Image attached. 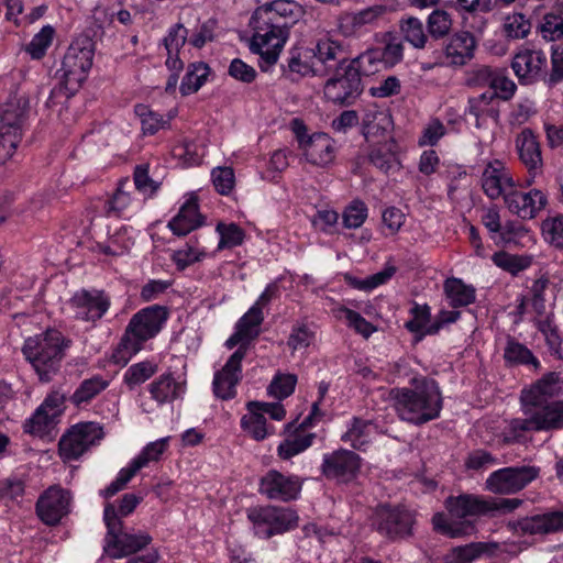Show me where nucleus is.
I'll return each instance as SVG.
<instances>
[{
    "label": "nucleus",
    "mask_w": 563,
    "mask_h": 563,
    "mask_svg": "<svg viewBox=\"0 0 563 563\" xmlns=\"http://www.w3.org/2000/svg\"><path fill=\"white\" fill-rule=\"evenodd\" d=\"M369 162L384 173H389L398 166L397 156L391 150L374 148L368 154Z\"/></svg>",
    "instance_id": "obj_61"
},
{
    "label": "nucleus",
    "mask_w": 563,
    "mask_h": 563,
    "mask_svg": "<svg viewBox=\"0 0 563 563\" xmlns=\"http://www.w3.org/2000/svg\"><path fill=\"white\" fill-rule=\"evenodd\" d=\"M136 114L140 117L142 131L144 134H155L162 129H165L172 119H165L162 114L148 109L146 106L140 104L135 108Z\"/></svg>",
    "instance_id": "obj_50"
},
{
    "label": "nucleus",
    "mask_w": 563,
    "mask_h": 563,
    "mask_svg": "<svg viewBox=\"0 0 563 563\" xmlns=\"http://www.w3.org/2000/svg\"><path fill=\"white\" fill-rule=\"evenodd\" d=\"M314 340V334L310 331L306 325H297L292 329L289 339L288 345L295 351H303L306 350Z\"/></svg>",
    "instance_id": "obj_64"
},
{
    "label": "nucleus",
    "mask_w": 563,
    "mask_h": 563,
    "mask_svg": "<svg viewBox=\"0 0 563 563\" xmlns=\"http://www.w3.org/2000/svg\"><path fill=\"white\" fill-rule=\"evenodd\" d=\"M482 188L492 200L505 198L506 188H515V180L500 161L489 162L482 174Z\"/></svg>",
    "instance_id": "obj_26"
},
{
    "label": "nucleus",
    "mask_w": 563,
    "mask_h": 563,
    "mask_svg": "<svg viewBox=\"0 0 563 563\" xmlns=\"http://www.w3.org/2000/svg\"><path fill=\"white\" fill-rule=\"evenodd\" d=\"M449 305L453 308L466 307L475 301L476 290L472 285H466L462 279L451 277L443 285Z\"/></svg>",
    "instance_id": "obj_36"
},
{
    "label": "nucleus",
    "mask_w": 563,
    "mask_h": 563,
    "mask_svg": "<svg viewBox=\"0 0 563 563\" xmlns=\"http://www.w3.org/2000/svg\"><path fill=\"white\" fill-rule=\"evenodd\" d=\"M464 114H470L475 118L476 129H482L487 119L498 121L499 102L497 101V93L493 91H484L478 96L470 97Z\"/></svg>",
    "instance_id": "obj_29"
},
{
    "label": "nucleus",
    "mask_w": 563,
    "mask_h": 563,
    "mask_svg": "<svg viewBox=\"0 0 563 563\" xmlns=\"http://www.w3.org/2000/svg\"><path fill=\"white\" fill-rule=\"evenodd\" d=\"M132 186L144 197H150L158 189L159 183L150 178L147 166H137Z\"/></svg>",
    "instance_id": "obj_63"
},
{
    "label": "nucleus",
    "mask_w": 563,
    "mask_h": 563,
    "mask_svg": "<svg viewBox=\"0 0 563 563\" xmlns=\"http://www.w3.org/2000/svg\"><path fill=\"white\" fill-rule=\"evenodd\" d=\"M492 260L496 266L512 275L526 269L531 263L527 257L512 255L503 251L495 253Z\"/></svg>",
    "instance_id": "obj_55"
},
{
    "label": "nucleus",
    "mask_w": 563,
    "mask_h": 563,
    "mask_svg": "<svg viewBox=\"0 0 563 563\" xmlns=\"http://www.w3.org/2000/svg\"><path fill=\"white\" fill-rule=\"evenodd\" d=\"M93 51L91 43L86 40L82 45L73 43L64 56L62 69L63 88L66 95L74 93L86 80L87 74L92 66Z\"/></svg>",
    "instance_id": "obj_11"
},
{
    "label": "nucleus",
    "mask_w": 563,
    "mask_h": 563,
    "mask_svg": "<svg viewBox=\"0 0 563 563\" xmlns=\"http://www.w3.org/2000/svg\"><path fill=\"white\" fill-rule=\"evenodd\" d=\"M504 201L511 213L523 220L533 219L548 203L547 196L539 189L522 192L511 188Z\"/></svg>",
    "instance_id": "obj_22"
},
{
    "label": "nucleus",
    "mask_w": 563,
    "mask_h": 563,
    "mask_svg": "<svg viewBox=\"0 0 563 563\" xmlns=\"http://www.w3.org/2000/svg\"><path fill=\"white\" fill-rule=\"evenodd\" d=\"M444 505L452 519L463 520L460 522L452 521L442 512H437L432 517L434 530L449 538H460L471 534L475 530V527L467 518L479 517L490 512L489 499L473 494L449 496Z\"/></svg>",
    "instance_id": "obj_4"
},
{
    "label": "nucleus",
    "mask_w": 563,
    "mask_h": 563,
    "mask_svg": "<svg viewBox=\"0 0 563 563\" xmlns=\"http://www.w3.org/2000/svg\"><path fill=\"white\" fill-rule=\"evenodd\" d=\"M531 29V23L525 14L516 12L506 16L503 30L508 38H523Z\"/></svg>",
    "instance_id": "obj_52"
},
{
    "label": "nucleus",
    "mask_w": 563,
    "mask_h": 563,
    "mask_svg": "<svg viewBox=\"0 0 563 563\" xmlns=\"http://www.w3.org/2000/svg\"><path fill=\"white\" fill-rule=\"evenodd\" d=\"M207 252L200 246L197 239H190L184 246L175 250L172 255L173 262L179 269L201 262L206 258Z\"/></svg>",
    "instance_id": "obj_42"
},
{
    "label": "nucleus",
    "mask_w": 563,
    "mask_h": 563,
    "mask_svg": "<svg viewBox=\"0 0 563 563\" xmlns=\"http://www.w3.org/2000/svg\"><path fill=\"white\" fill-rule=\"evenodd\" d=\"M167 318V310L161 306L146 307L133 314L120 343L112 352V362L120 366L126 365L146 341L161 332Z\"/></svg>",
    "instance_id": "obj_3"
},
{
    "label": "nucleus",
    "mask_w": 563,
    "mask_h": 563,
    "mask_svg": "<svg viewBox=\"0 0 563 563\" xmlns=\"http://www.w3.org/2000/svg\"><path fill=\"white\" fill-rule=\"evenodd\" d=\"M244 356L245 350L239 347L223 368L214 374L213 393L218 398L231 399L235 396V386L241 378V363Z\"/></svg>",
    "instance_id": "obj_23"
},
{
    "label": "nucleus",
    "mask_w": 563,
    "mask_h": 563,
    "mask_svg": "<svg viewBox=\"0 0 563 563\" xmlns=\"http://www.w3.org/2000/svg\"><path fill=\"white\" fill-rule=\"evenodd\" d=\"M132 183L129 179L120 181L113 196L107 200L104 212L109 217H120L137 209L141 203L132 196Z\"/></svg>",
    "instance_id": "obj_35"
},
{
    "label": "nucleus",
    "mask_w": 563,
    "mask_h": 563,
    "mask_svg": "<svg viewBox=\"0 0 563 563\" xmlns=\"http://www.w3.org/2000/svg\"><path fill=\"white\" fill-rule=\"evenodd\" d=\"M444 7L452 8L460 13L474 14L477 11L490 12L495 4L492 0H448L444 2Z\"/></svg>",
    "instance_id": "obj_58"
},
{
    "label": "nucleus",
    "mask_w": 563,
    "mask_h": 563,
    "mask_svg": "<svg viewBox=\"0 0 563 563\" xmlns=\"http://www.w3.org/2000/svg\"><path fill=\"white\" fill-rule=\"evenodd\" d=\"M534 432L563 429V400L530 405Z\"/></svg>",
    "instance_id": "obj_30"
},
{
    "label": "nucleus",
    "mask_w": 563,
    "mask_h": 563,
    "mask_svg": "<svg viewBox=\"0 0 563 563\" xmlns=\"http://www.w3.org/2000/svg\"><path fill=\"white\" fill-rule=\"evenodd\" d=\"M368 511L372 527L389 539L406 538L411 534L415 517L410 510L379 505Z\"/></svg>",
    "instance_id": "obj_12"
},
{
    "label": "nucleus",
    "mask_w": 563,
    "mask_h": 563,
    "mask_svg": "<svg viewBox=\"0 0 563 563\" xmlns=\"http://www.w3.org/2000/svg\"><path fill=\"white\" fill-rule=\"evenodd\" d=\"M203 223L199 212L198 199L195 194H188L178 213L169 221L168 228L177 235H186Z\"/></svg>",
    "instance_id": "obj_27"
},
{
    "label": "nucleus",
    "mask_w": 563,
    "mask_h": 563,
    "mask_svg": "<svg viewBox=\"0 0 563 563\" xmlns=\"http://www.w3.org/2000/svg\"><path fill=\"white\" fill-rule=\"evenodd\" d=\"M269 14L267 10H255L251 19L253 36L250 49L260 55L258 65L263 71H268L277 63L288 38V29L269 22Z\"/></svg>",
    "instance_id": "obj_7"
},
{
    "label": "nucleus",
    "mask_w": 563,
    "mask_h": 563,
    "mask_svg": "<svg viewBox=\"0 0 563 563\" xmlns=\"http://www.w3.org/2000/svg\"><path fill=\"white\" fill-rule=\"evenodd\" d=\"M538 30L545 41H562L561 44L551 46V68H548L547 86L552 88L563 81V14L547 13Z\"/></svg>",
    "instance_id": "obj_13"
},
{
    "label": "nucleus",
    "mask_w": 563,
    "mask_h": 563,
    "mask_svg": "<svg viewBox=\"0 0 563 563\" xmlns=\"http://www.w3.org/2000/svg\"><path fill=\"white\" fill-rule=\"evenodd\" d=\"M504 357L511 364L539 365L538 360L527 346L511 339L507 342Z\"/></svg>",
    "instance_id": "obj_53"
},
{
    "label": "nucleus",
    "mask_w": 563,
    "mask_h": 563,
    "mask_svg": "<svg viewBox=\"0 0 563 563\" xmlns=\"http://www.w3.org/2000/svg\"><path fill=\"white\" fill-rule=\"evenodd\" d=\"M256 10H267L271 13L269 22L273 23H280V19L287 16L297 19L302 13V7L294 0H275Z\"/></svg>",
    "instance_id": "obj_45"
},
{
    "label": "nucleus",
    "mask_w": 563,
    "mask_h": 563,
    "mask_svg": "<svg viewBox=\"0 0 563 563\" xmlns=\"http://www.w3.org/2000/svg\"><path fill=\"white\" fill-rule=\"evenodd\" d=\"M291 130L299 143V148L309 163L323 166L332 162L333 145L327 134L314 133L308 135L306 125L298 119L291 121Z\"/></svg>",
    "instance_id": "obj_15"
},
{
    "label": "nucleus",
    "mask_w": 563,
    "mask_h": 563,
    "mask_svg": "<svg viewBox=\"0 0 563 563\" xmlns=\"http://www.w3.org/2000/svg\"><path fill=\"white\" fill-rule=\"evenodd\" d=\"M103 433L93 422L74 426L59 441V454L65 461L80 457L91 445L101 440Z\"/></svg>",
    "instance_id": "obj_16"
},
{
    "label": "nucleus",
    "mask_w": 563,
    "mask_h": 563,
    "mask_svg": "<svg viewBox=\"0 0 563 563\" xmlns=\"http://www.w3.org/2000/svg\"><path fill=\"white\" fill-rule=\"evenodd\" d=\"M486 549V544L482 542L470 543L463 547L452 549L448 555L449 563H472L481 556Z\"/></svg>",
    "instance_id": "obj_56"
},
{
    "label": "nucleus",
    "mask_w": 563,
    "mask_h": 563,
    "mask_svg": "<svg viewBox=\"0 0 563 563\" xmlns=\"http://www.w3.org/2000/svg\"><path fill=\"white\" fill-rule=\"evenodd\" d=\"M211 179L220 195H229L235 185L234 172L231 167H216L211 172Z\"/></svg>",
    "instance_id": "obj_59"
},
{
    "label": "nucleus",
    "mask_w": 563,
    "mask_h": 563,
    "mask_svg": "<svg viewBox=\"0 0 563 563\" xmlns=\"http://www.w3.org/2000/svg\"><path fill=\"white\" fill-rule=\"evenodd\" d=\"M296 384V375L277 373L268 385L267 393L271 397L282 400L294 393Z\"/></svg>",
    "instance_id": "obj_51"
},
{
    "label": "nucleus",
    "mask_w": 563,
    "mask_h": 563,
    "mask_svg": "<svg viewBox=\"0 0 563 563\" xmlns=\"http://www.w3.org/2000/svg\"><path fill=\"white\" fill-rule=\"evenodd\" d=\"M302 482L297 475L268 471L260 481V493L271 500L291 501L299 497Z\"/></svg>",
    "instance_id": "obj_19"
},
{
    "label": "nucleus",
    "mask_w": 563,
    "mask_h": 563,
    "mask_svg": "<svg viewBox=\"0 0 563 563\" xmlns=\"http://www.w3.org/2000/svg\"><path fill=\"white\" fill-rule=\"evenodd\" d=\"M70 308L75 318L82 321H96L109 309L110 300L98 290H80L70 299Z\"/></svg>",
    "instance_id": "obj_21"
},
{
    "label": "nucleus",
    "mask_w": 563,
    "mask_h": 563,
    "mask_svg": "<svg viewBox=\"0 0 563 563\" xmlns=\"http://www.w3.org/2000/svg\"><path fill=\"white\" fill-rule=\"evenodd\" d=\"M264 320L262 309L258 306H252L238 321L235 329L246 340L251 341L260 333V325Z\"/></svg>",
    "instance_id": "obj_49"
},
{
    "label": "nucleus",
    "mask_w": 563,
    "mask_h": 563,
    "mask_svg": "<svg viewBox=\"0 0 563 563\" xmlns=\"http://www.w3.org/2000/svg\"><path fill=\"white\" fill-rule=\"evenodd\" d=\"M476 41L468 31H459L451 35L445 45L444 53L453 66H464L474 57Z\"/></svg>",
    "instance_id": "obj_31"
},
{
    "label": "nucleus",
    "mask_w": 563,
    "mask_h": 563,
    "mask_svg": "<svg viewBox=\"0 0 563 563\" xmlns=\"http://www.w3.org/2000/svg\"><path fill=\"white\" fill-rule=\"evenodd\" d=\"M134 244V240L126 228L111 235L104 244H98V250L108 256H121L128 253Z\"/></svg>",
    "instance_id": "obj_47"
},
{
    "label": "nucleus",
    "mask_w": 563,
    "mask_h": 563,
    "mask_svg": "<svg viewBox=\"0 0 563 563\" xmlns=\"http://www.w3.org/2000/svg\"><path fill=\"white\" fill-rule=\"evenodd\" d=\"M399 29L404 40L415 48L421 49L426 47L428 34L420 19L416 16L402 18L399 22Z\"/></svg>",
    "instance_id": "obj_40"
},
{
    "label": "nucleus",
    "mask_w": 563,
    "mask_h": 563,
    "mask_svg": "<svg viewBox=\"0 0 563 563\" xmlns=\"http://www.w3.org/2000/svg\"><path fill=\"white\" fill-rule=\"evenodd\" d=\"M54 417L41 407L24 422V431L26 433L42 437L46 433L49 424L54 421Z\"/></svg>",
    "instance_id": "obj_57"
},
{
    "label": "nucleus",
    "mask_w": 563,
    "mask_h": 563,
    "mask_svg": "<svg viewBox=\"0 0 563 563\" xmlns=\"http://www.w3.org/2000/svg\"><path fill=\"white\" fill-rule=\"evenodd\" d=\"M186 364L181 371H167L148 384L151 399L158 407L181 400L187 391Z\"/></svg>",
    "instance_id": "obj_17"
},
{
    "label": "nucleus",
    "mask_w": 563,
    "mask_h": 563,
    "mask_svg": "<svg viewBox=\"0 0 563 563\" xmlns=\"http://www.w3.org/2000/svg\"><path fill=\"white\" fill-rule=\"evenodd\" d=\"M516 151L520 162L525 165L530 176L541 174L543 159L541 146L537 135L530 128H525L516 136Z\"/></svg>",
    "instance_id": "obj_24"
},
{
    "label": "nucleus",
    "mask_w": 563,
    "mask_h": 563,
    "mask_svg": "<svg viewBox=\"0 0 563 563\" xmlns=\"http://www.w3.org/2000/svg\"><path fill=\"white\" fill-rule=\"evenodd\" d=\"M314 438V433H297L288 437L279 443L277 454L282 460H290L310 448Z\"/></svg>",
    "instance_id": "obj_43"
},
{
    "label": "nucleus",
    "mask_w": 563,
    "mask_h": 563,
    "mask_svg": "<svg viewBox=\"0 0 563 563\" xmlns=\"http://www.w3.org/2000/svg\"><path fill=\"white\" fill-rule=\"evenodd\" d=\"M23 78L21 69L0 77V97L8 95L0 112V163L12 157L21 141V125L29 109L26 92L21 88Z\"/></svg>",
    "instance_id": "obj_1"
},
{
    "label": "nucleus",
    "mask_w": 563,
    "mask_h": 563,
    "mask_svg": "<svg viewBox=\"0 0 563 563\" xmlns=\"http://www.w3.org/2000/svg\"><path fill=\"white\" fill-rule=\"evenodd\" d=\"M68 346L64 335L57 330H48L27 338L22 352L42 382H49L58 372Z\"/></svg>",
    "instance_id": "obj_6"
},
{
    "label": "nucleus",
    "mask_w": 563,
    "mask_h": 563,
    "mask_svg": "<svg viewBox=\"0 0 563 563\" xmlns=\"http://www.w3.org/2000/svg\"><path fill=\"white\" fill-rule=\"evenodd\" d=\"M523 412L527 418L511 419L503 429L500 437L505 444L520 442L527 432L534 431L536 424L531 415V408L523 407Z\"/></svg>",
    "instance_id": "obj_37"
},
{
    "label": "nucleus",
    "mask_w": 563,
    "mask_h": 563,
    "mask_svg": "<svg viewBox=\"0 0 563 563\" xmlns=\"http://www.w3.org/2000/svg\"><path fill=\"white\" fill-rule=\"evenodd\" d=\"M54 33L55 31L51 25H45L33 36L26 46V52L33 59H40L45 55L52 44Z\"/></svg>",
    "instance_id": "obj_54"
},
{
    "label": "nucleus",
    "mask_w": 563,
    "mask_h": 563,
    "mask_svg": "<svg viewBox=\"0 0 563 563\" xmlns=\"http://www.w3.org/2000/svg\"><path fill=\"white\" fill-rule=\"evenodd\" d=\"M322 474L338 483H346L352 474V453L340 449L323 455Z\"/></svg>",
    "instance_id": "obj_32"
},
{
    "label": "nucleus",
    "mask_w": 563,
    "mask_h": 563,
    "mask_svg": "<svg viewBox=\"0 0 563 563\" xmlns=\"http://www.w3.org/2000/svg\"><path fill=\"white\" fill-rule=\"evenodd\" d=\"M453 25L452 15L444 9H434L427 19V30L434 40L448 36Z\"/></svg>",
    "instance_id": "obj_48"
},
{
    "label": "nucleus",
    "mask_w": 563,
    "mask_h": 563,
    "mask_svg": "<svg viewBox=\"0 0 563 563\" xmlns=\"http://www.w3.org/2000/svg\"><path fill=\"white\" fill-rule=\"evenodd\" d=\"M404 46L395 37H393L384 47L383 53L369 51L354 58V71L362 76H369L378 71L380 63L379 57L385 62L395 64L402 59Z\"/></svg>",
    "instance_id": "obj_25"
},
{
    "label": "nucleus",
    "mask_w": 563,
    "mask_h": 563,
    "mask_svg": "<svg viewBox=\"0 0 563 563\" xmlns=\"http://www.w3.org/2000/svg\"><path fill=\"white\" fill-rule=\"evenodd\" d=\"M539 474L540 468L531 465L504 467L487 477L486 488L495 494H515L534 481Z\"/></svg>",
    "instance_id": "obj_14"
},
{
    "label": "nucleus",
    "mask_w": 563,
    "mask_h": 563,
    "mask_svg": "<svg viewBox=\"0 0 563 563\" xmlns=\"http://www.w3.org/2000/svg\"><path fill=\"white\" fill-rule=\"evenodd\" d=\"M398 417L415 426L439 418L443 407L440 387L434 379L413 378L410 387H396L389 391Z\"/></svg>",
    "instance_id": "obj_2"
},
{
    "label": "nucleus",
    "mask_w": 563,
    "mask_h": 563,
    "mask_svg": "<svg viewBox=\"0 0 563 563\" xmlns=\"http://www.w3.org/2000/svg\"><path fill=\"white\" fill-rule=\"evenodd\" d=\"M216 232L219 235L217 251L240 246L246 236L245 231L234 222H219Z\"/></svg>",
    "instance_id": "obj_44"
},
{
    "label": "nucleus",
    "mask_w": 563,
    "mask_h": 563,
    "mask_svg": "<svg viewBox=\"0 0 563 563\" xmlns=\"http://www.w3.org/2000/svg\"><path fill=\"white\" fill-rule=\"evenodd\" d=\"M542 233L553 246L563 250V216L549 218L542 223Z\"/></svg>",
    "instance_id": "obj_60"
},
{
    "label": "nucleus",
    "mask_w": 563,
    "mask_h": 563,
    "mask_svg": "<svg viewBox=\"0 0 563 563\" xmlns=\"http://www.w3.org/2000/svg\"><path fill=\"white\" fill-rule=\"evenodd\" d=\"M103 519L108 529L103 550L112 559L135 554L152 542V537L146 532H124L122 521L117 518L115 508L111 504L104 507Z\"/></svg>",
    "instance_id": "obj_8"
},
{
    "label": "nucleus",
    "mask_w": 563,
    "mask_h": 563,
    "mask_svg": "<svg viewBox=\"0 0 563 563\" xmlns=\"http://www.w3.org/2000/svg\"><path fill=\"white\" fill-rule=\"evenodd\" d=\"M157 369L158 366L154 361L146 360L135 363L124 372L123 382L130 389H133L150 379Z\"/></svg>",
    "instance_id": "obj_46"
},
{
    "label": "nucleus",
    "mask_w": 563,
    "mask_h": 563,
    "mask_svg": "<svg viewBox=\"0 0 563 563\" xmlns=\"http://www.w3.org/2000/svg\"><path fill=\"white\" fill-rule=\"evenodd\" d=\"M70 495L59 486H52L38 498L36 512L46 525H56L69 512Z\"/></svg>",
    "instance_id": "obj_20"
},
{
    "label": "nucleus",
    "mask_w": 563,
    "mask_h": 563,
    "mask_svg": "<svg viewBox=\"0 0 563 563\" xmlns=\"http://www.w3.org/2000/svg\"><path fill=\"white\" fill-rule=\"evenodd\" d=\"M393 128L391 115L386 110L369 109L362 119L361 132L368 143L380 144Z\"/></svg>",
    "instance_id": "obj_28"
},
{
    "label": "nucleus",
    "mask_w": 563,
    "mask_h": 563,
    "mask_svg": "<svg viewBox=\"0 0 563 563\" xmlns=\"http://www.w3.org/2000/svg\"><path fill=\"white\" fill-rule=\"evenodd\" d=\"M511 68L521 85L543 81L547 85L548 57L542 49H522L511 62Z\"/></svg>",
    "instance_id": "obj_18"
},
{
    "label": "nucleus",
    "mask_w": 563,
    "mask_h": 563,
    "mask_svg": "<svg viewBox=\"0 0 563 563\" xmlns=\"http://www.w3.org/2000/svg\"><path fill=\"white\" fill-rule=\"evenodd\" d=\"M108 386L109 382L101 376L85 379L71 395L70 400L77 407L87 405Z\"/></svg>",
    "instance_id": "obj_41"
},
{
    "label": "nucleus",
    "mask_w": 563,
    "mask_h": 563,
    "mask_svg": "<svg viewBox=\"0 0 563 563\" xmlns=\"http://www.w3.org/2000/svg\"><path fill=\"white\" fill-rule=\"evenodd\" d=\"M187 38L188 30L181 23L173 25L163 38V44L167 52L165 64L170 71H180L183 69L184 63L179 58V52L184 47Z\"/></svg>",
    "instance_id": "obj_34"
},
{
    "label": "nucleus",
    "mask_w": 563,
    "mask_h": 563,
    "mask_svg": "<svg viewBox=\"0 0 563 563\" xmlns=\"http://www.w3.org/2000/svg\"><path fill=\"white\" fill-rule=\"evenodd\" d=\"M170 437L161 438L147 443L143 450L128 464L136 474L150 463L158 462L168 448Z\"/></svg>",
    "instance_id": "obj_39"
},
{
    "label": "nucleus",
    "mask_w": 563,
    "mask_h": 563,
    "mask_svg": "<svg viewBox=\"0 0 563 563\" xmlns=\"http://www.w3.org/2000/svg\"><path fill=\"white\" fill-rule=\"evenodd\" d=\"M286 418V409L280 401H249L246 413L241 418L242 431L255 441H264L276 433L272 421H283Z\"/></svg>",
    "instance_id": "obj_9"
},
{
    "label": "nucleus",
    "mask_w": 563,
    "mask_h": 563,
    "mask_svg": "<svg viewBox=\"0 0 563 563\" xmlns=\"http://www.w3.org/2000/svg\"><path fill=\"white\" fill-rule=\"evenodd\" d=\"M560 390V375L552 372L538 380L529 390H523L520 399L523 407L542 405L548 401V397L558 395Z\"/></svg>",
    "instance_id": "obj_33"
},
{
    "label": "nucleus",
    "mask_w": 563,
    "mask_h": 563,
    "mask_svg": "<svg viewBox=\"0 0 563 563\" xmlns=\"http://www.w3.org/2000/svg\"><path fill=\"white\" fill-rule=\"evenodd\" d=\"M517 89L516 84L506 76V70L498 68L494 84L492 85V88L488 91H493L497 93V101L499 99L501 100H509L512 98Z\"/></svg>",
    "instance_id": "obj_62"
},
{
    "label": "nucleus",
    "mask_w": 563,
    "mask_h": 563,
    "mask_svg": "<svg viewBox=\"0 0 563 563\" xmlns=\"http://www.w3.org/2000/svg\"><path fill=\"white\" fill-rule=\"evenodd\" d=\"M209 75L210 68L206 63L189 64L179 87L181 95L188 96L197 92L206 84Z\"/></svg>",
    "instance_id": "obj_38"
},
{
    "label": "nucleus",
    "mask_w": 563,
    "mask_h": 563,
    "mask_svg": "<svg viewBox=\"0 0 563 563\" xmlns=\"http://www.w3.org/2000/svg\"><path fill=\"white\" fill-rule=\"evenodd\" d=\"M314 56L322 64L338 62L332 76L324 85V97L334 104H349L352 96V59L347 49L333 40H323L317 44Z\"/></svg>",
    "instance_id": "obj_5"
},
{
    "label": "nucleus",
    "mask_w": 563,
    "mask_h": 563,
    "mask_svg": "<svg viewBox=\"0 0 563 563\" xmlns=\"http://www.w3.org/2000/svg\"><path fill=\"white\" fill-rule=\"evenodd\" d=\"M253 532L261 539L282 534L297 527L298 515L290 508L276 506L252 507L246 511Z\"/></svg>",
    "instance_id": "obj_10"
}]
</instances>
